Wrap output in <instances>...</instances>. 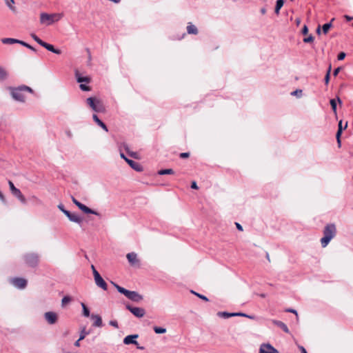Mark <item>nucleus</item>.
<instances>
[{"instance_id":"1","label":"nucleus","mask_w":353,"mask_h":353,"mask_svg":"<svg viewBox=\"0 0 353 353\" xmlns=\"http://www.w3.org/2000/svg\"><path fill=\"white\" fill-rule=\"evenodd\" d=\"M336 233L334 224H327L323 230V237L321 239V246L325 248L330 241L335 236Z\"/></svg>"},{"instance_id":"2","label":"nucleus","mask_w":353,"mask_h":353,"mask_svg":"<svg viewBox=\"0 0 353 353\" xmlns=\"http://www.w3.org/2000/svg\"><path fill=\"white\" fill-rule=\"evenodd\" d=\"M63 17V13H52L48 14L46 12H42L40 14V22L42 24H46V26H50L54 22L59 21Z\"/></svg>"},{"instance_id":"3","label":"nucleus","mask_w":353,"mask_h":353,"mask_svg":"<svg viewBox=\"0 0 353 353\" xmlns=\"http://www.w3.org/2000/svg\"><path fill=\"white\" fill-rule=\"evenodd\" d=\"M23 91H28L30 92H32L31 88L26 85H22L19 88L12 89L11 92L12 97L17 101L21 102L24 101L25 96L23 94Z\"/></svg>"},{"instance_id":"4","label":"nucleus","mask_w":353,"mask_h":353,"mask_svg":"<svg viewBox=\"0 0 353 353\" xmlns=\"http://www.w3.org/2000/svg\"><path fill=\"white\" fill-rule=\"evenodd\" d=\"M87 104L97 112L104 111V106L101 101L94 97H89L86 99Z\"/></svg>"},{"instance_id":"5","label":"nucleus","mask_w":353,"mask_h":353,"mask_svg":"<svg viewBox=\"0 0 353 353\" xmlns=\"http://www.w3.org/2000/svg\"><path fill=\"white\" fill-rule=\"evenodd\" d=\"M26 263L30 267H36L39 263V256L35 253L26 254L23 256Z\"/></svg>"},{"instance_id":"6","label":"nucleus","mask_w":353,"mask_h":353,"mask_svg":"<svg viewBox=\"0 0 353 353\" xmlns=\"http://www.w3.org/2000/svg\"><path fill=\"white\" fill-rule=\"evenodd\" d=\"M125 307L134 316L137 318H142L145 314V311L142 307H134L130 304H126Z\"/></svg>"},{"instance_id":"7","label":"nucleus","mask_w":353,"mask_h":353,"mask_svg":"<svg viewBox=\"0 0 353 353\" xmlns=\"http://www.w3.org/2000/svg\"><path fill=\"white\" fill-rule=\"evenodd\" d=\"M12 194L15 196L21 203H26V201L19 189L17 188L11 181H8Z\"/></svg>"},{"instance_id":"8","label":"nucleus","mask_w":353,"mask_h":353,"mask_svg":"<svg viewBox=\"0 0 353 353\" xmlns=\"http://www.w3.org/2000/svg\"><path fill=\"white\" fill-rule=\"evenodd\" d=\"M10 283L19 289H24L27 285V281L23 278L15 277L10 279Z\"/></svg>"},{"instance_id":"9","label":"nucleus","mask_w":353,"mask_h":353,"mask_svg":"<svg viewBox=\"0 0 353 353\" xmlns=\"http://www.w3.org/2000/svg\"><path fill=\"white\" fill-rule=\"evenodd\" d=\"M259 353H279V352L276 348H274L270 343H263L260 346Z\"/></svg>"},{"instance_id":"10","label":"nucleus","mask_w":353,"mask_h":353,"mask_svg":"<svg viewBox=\"0 0 353 353\" xmlns=\"http://www.w3.org/2000/svg\"><path fill=\"white\" fill-rule=\"evenodd\" d=\"M127 259L130 265L136 267L140 265V261L137 258V254L135 252H130L126 255Z\"/></svg>"},{"instance_id":"11","label":"nucleus","mask_w":353,"mask_h":353,"mask_svg":"<svg viewBox=\"0 0 353 353\" xmlns=\"http://www.w3.org/2000/svg\"><path fill=\"white\" fill-rule=\"evenodd\" d=\"M126 297L131 300L132 301L139 303L143 300V296L139 294L136 291H130L129 290L128 293L126 295Z\"/></svg>"},{"instance_id":"12","label":"nucleus","mask_w":353,"mask_h":353,"mask_svg":"<svg viewBox=\"0 0 353 353\" xmlns=\"http://www.w3.org/2000/svg\"><path fill=\"white\" fill-rule=\"evenodd\" d=\"M45 319L47 321V322L50 324H54L58 319L57 314L54 312H47L44 314Z\"/></svg>"},{"instance_id":"13","label":"nucleus","mask_w":353,"mask_h":353,"mask_svg":"<svg viewBox=\"0 0 353 353\" xmlns=\"http://www.w3.org/2000/svg\"><path fill=\"white\" fill-rule=\"evenodd\" d=\"M119 147H121V150L123 149L130 157L136 159L139 158V154L136 152L131 151L127 143H123L120 145Z\"/></svg>"},{"instance_id":"14","label":"nucleus","mask_w":353,"mask_h":353,"mask_svg":"<svg viewBox=\"0 0 353 353\" xmlns=\"http://www.w3.org/2000/svg\"><path fill=\"white\" fill-rule=\"evenodd\" d=\"M75 77H76L77 81L80 83H89L91 81V79L89 77L82 76L81 74L77 70L75 72Z\"/></svg>"},{"instance_id":"15","label":"nucleus","mask_w":353,"mask_h":353,"mask_svg":"<svg viewBox=\"0 0 353 353\" xmlns=\"http://www.w3.org/2000/svg\"><path fill=\"white\" fill-rule=\"evenodd\" d=\"M133 170H134L137 172H142L143 171V167L142 165L133 160L128 159L126 162Z\"/></svg>"},{"instance_id":"16","label":"nucleus","mask_w":353,"mask_h":353,"mask_svg":"<svg viewBox=\"0 0 353 353\" xmlns=\"http://www.w3.org/2000/svg\"><path fill=\"white\" fill-rule=\"evenodd\" d=\"M138 338V334L128 335L123 339V343L125 345L134 344L137 345V341L135 340Z\"/></svg>"},{"instance_id":"17","label":"nucleus","mask_w":353,"mask_h":353,"mask_svg":"<svg viewBox=\"0 0 353 353\" xmlns=\"http://www.w3.org/2000/svg\"><path fill=\"white\" fill-rule=\"evenodd\" d=\"M41 46L54 54H60L61 53V50L55 48L52 45L48 43L45 41H43V43H41Z\"/></svg>"},{"instance_id":"18","label":"nucleus","mask_w":353,"mask_h":353,"mask_svg":"<svg viewBox=\"0 0 353 353\" xmlns=\"http://www.w3.org/2000/svg\"><path fill=\"white\" fill-rule=\"evenodd\" d=\"M78 208L86 214H92L99 216V214L97 212L89 208L88 207H87L86 205H85L84 204H83L81 203H79V205L78 204Z\"/></svg>"},{"instance_id":"19","label":"nucleus","mask_w":353,"mask_h":353,"mask_svg":"<svg viewBox=\"0 0 353 353\" xmlns=\"http://www.w3.org/2000/svg\"><path fill=\"white\" fill-rule=\"evenodd\" d=\"M94 281L98 287L102 288L103 290H107L108 285L101 276L99 277L97 276V278H96Z\"/></svg>"},{"instance_id":"20","label":"nucleus","mask_w":353,"mask_h":353,"mask_svg":"<svg viewBox=\"0 0 353 353\" xmlns=\"http://www.w3.org/2000/svg\"><path fill=\"white\" fill-rule=\"evenodd\" d=\"M70 221L77 223H81L82 222V219L77 214L74 213H70L66 216Z\"/></svg>"},{"instance_id":"21","label":"nucleus","mask_w":353,"mask_h":353,"mask_svg":"<svg viewBox=\"0 0 353 353\" xmlns=\"http://www.w3.org/2000/svg\"><path fill=\"white\" fill-rule=\"evenodd\" d=\"M91 319L94 320L93 326L94 327H101L103 325L101 317L97 314H92Z\"/></svg>"},{"instance_id":"22","label":"nucleus","mask_w":353,"mask_h":353,"mask_svg":"<svg viewBox=\"0 0 353 353\" xmlns=\"http://www.w3.org/2000/svg\"><path fill=\"white\" fill-rule=\"evenodd\" d=\"M92 119L94 121V122L98 125H99L100 127H101L105 132H108V128L106 126V125L101 121L99 119V118L98 117V116L95 114H94L92 115Z\"/></svg>"},{"instance_id":"23","label":"nucleus","mask_w":353,"mask_h":353,"mask_svg":"<svg viewBox=\"0 0 353 353\" xmlns=\"http://www.w3.org/2000/svg\"><path fill=\"white\" fill-rule=\"evenodd\" d=\"M272 323L274 325H276L278 327H279L281 329H282L285 333H289L290 332L288 326L284 323H283L282 321H277V320H273Z\"/></svg>"},{"instance_id":"24","label":"nucleus","mask_w":353,"mask_h":353,"mask_svg":"<svg viewBox=\"0 0 353 353\" xmlns=\"http://www.w3.org/2000/svg\"><path fill=\"white\" fill-rule=\"evenodd\" d=\"M21 40L12 38H3L1 39V42L4 44H14V43H19Z\"/></svg>"},{"instance_id":"25","label":"nucleus","mask_w":353,"mask_h":353,"mask_svg":"<svg viewBox=\"0 0 353 353\" xmlns=\"http://www.w3.org/2000/svg\"><path fill=\"white\" fill-rule=\"evenodd\" d=\"M187 32L188 34H196L198 33L197 28L192 23H189L187 26Z\"/></svg>"},{"instance_id":"26","label":"nucleus","mask_w":353,"mask_h":353,"mask_svg":"<svg viewBox=\"0 0 353 353\" xmlns=\"http://www.w3.org/2000/svg\"><path fill=\"white\" fill-rule=\"evenodd\" d=\"M14 4H15L14 0H6V5L13 12H17V8L15 7Z\"/></svg>"},{"instance_id":"27","label":"nucleus","mask_w":353,"mask_h":353,"mask_svg":"<svg viewBox=\"0 0 353 353\" xmlns=\"http://www.w3.org/2000/svg\"><path fill=\"white\" fill-rule=\"evenodd\" d=\"M113 285L115 287V288L118 290L119 292H120L121 294H124L125 296L127 295V294L128 293L129 290H126L125 288L119 285L117 283H113Z\"/></svg>"},{"instance_id":"28","label":"nucleus","mask_w":353,"mask_h":353,"mask_svg":"<svg viewBox=\"0 0 353 353\" xmlns=\"http://www.w3.org/2000/svg\"><path fill=\"white\" fill-rule=\"evenodd\" d=\"M283 4H284V0H277L276 1L275 10H274V12L276 14H279L280 10L283 7Z\"/></svg>"},{"instance_id":"29","label":"nucleus","mask_w":353,"mask_h":353,"mask_svg":"<svg viewBox=\"0 0 353 353\" xmlns=\"http://www.w3.org/2000/svg\"><path fill=\"white\" fill-rule=\"evenodd\" d=\"M347 122L345 123V125L344 128H343V126H342V121H339L338 130H337V132H336V138L341 137V135L343 130L347 128Z\"/></svg>"},{"instance_id":"30","label":"nucleus","mask_w":353,"mask_h":353,"mask_svg":"<svg viewBox=\"0 0 353 353\" xmlns=\"http://www.w3.org/2000/svg\"><path fill=\"white\" fill-rule=\"evenodd\" d=\"M334 20V19L333 18L331 21L330 23H325L323 26H322V29H323V32L324 34H327L330 30V28L332 27V22Z\"/></svg>"},{"instance_id":"31","label":"nucleus","mask_w":353,"mask_h":353,"mask_svg":"<svg viewBox=\"0 0 353 353\" xmlns=\"http://www.w3.org/2000/svg\"><path fill=\"white\" fill-rule=\"evenodd\" d=\"M174 170L172 169H164V170H160L158 171V174L159 175H164V174H173Z\"/></svg>"},{"instance_id":"32","label":"nucleus","mask_w":353,"mask_h":353,"mask_svg":"<svg viewBox=\"0 0 353 353\" xmlns=\"http://www.w3.org/2000/svg\"><path fill=\"white\" fill-rule=\"evenodd\" d=\"M81 307L83 309V315L85 317L90 316V310L88 308V307L85 305V304L84 303H81Z\"/></svg>"},{"instance_id":"33","label":"nucleus","mask_w":353,"mask_h":353,"mask_svg":"<svg viewBox=\"0 0 353 353\" xmlns=\"http://www.w3.org/2000/svg\"><path fill=\"white\" fill-rule=\"evenodd\" d=\"M218 315L221 317L223 318H229L231 316H234V313H229L226 312H221L218 313Z\"/></svg>"},{"instance_id":"34","label":"nucleus","mask_w":353,"mask_h":353,"mask_svg":"<svg viewBox=\"0 0 353 353\" xmlns=\"http://www.w3.org/2000/svg\"><path fill=\"white\" fill-rule=\"evenodd\" d=\"M332 109L335 114H336V101L334 99H332L330 101Z\"/></svg>"},{"instance_id":"35","label":"nucleus","mask_w":353,"mask_h":353,"mask_svg":"<svg viewBox=\"0 0 353 353\" xmlns=\"http://www.w3.org/2000/svg\"><path fill=\"white\" fill-rule=\"evenodd\" d=\"M330 72H331V65H330L328 70L327 71V73L325 77V84H328L330 81Z\"/></svg>"},{"instance_id":"36","label":"nucleus","mask_w":353,"mask_h":353,"mask_svg":"<svg viewBox=\"0 0 353 353\" xmlns=\"http://www.w3.org/2000/svg\"><path fill=\"white\" fill-rule=\"evenodd\" d=\"M31 37L40 46L43 43V41H42L39 37H37L35 34H31Z\"/></svg>"},{"instance_id":"37","label":"nucleus","mask_w":353,"mask_h":353,"mask_svg":"<svg viewBox=\"0 0 353 353\" xmlns=\"http://www.w3.org/2000/svg\"><path fill=\"white\" fill-rule=\"evenodd\" d=\"M7 77L6 72L1 68H0V81L6 79Z\"/></svg>"},{"instance_id":"38","label":"nucleus","mask_w":353,"mask_h":353,"mask_svg":"<svg viewBox=\"0 0 353 353\" xmlns=\"http://www.w3.org/2000/svg\"><path fill=\"white\" fill-rule=\"evenodd\" d=\"M291 94L292 96H296L299 98L302 96L303 91H302V90L298 89V90H296L293 91L292 92H291Z\"/></svg>"},{"instance_id":"39","label":"nucleus","mask_w":353,"mask_h":353,"mask_svg":"<svg viewBox=\"0 0 353 353\" xmlns=\"http://www.w3.org/2000/svg\"><path fill=\"white\" fill-rule=\"evenodd\" d=\"M58 208L65 215L67 216L68 214H69L70 213V211L67 210L65 209L64 208V205L63 204H59L58 205Z\"/></svg>"},{"instance_id":"40","label":"nucleus","mask_w":353,"mask_h":353,"mask_svg":"<svg viewBox=\"0 0 353 353\" xmlns=\"http://www.w3.org/2000/svg\"><path fill=\"white\" fill-rule=\"evenodd\" d=\"M20 44H21V45H22V46H25V47H26V48H28V49L31 50L32 51H34V52H35V51H36V49H35L34 47H32V46H30V44H28V43H26V42H25V41H20Z\"/></svg>"},{"instance_id":"41","label":"nucleus","mask_w":353,"mask_h":353,"mask_svg":"<svg viewBox=\"0 0 353 353\" xmlns=\"http://www.w3.org/2000/svg\"><path fill=\"white\" fill-rule=\"evenodd\" d=\"M71 298L68 296H65L61 301L62 306H64L68 303L70 302Z\"/></svg>"},{"instance_id":"42","label":"nucleus","mask_w":353,"mask_h":353,"mask_svg":"<svg viewBox=\"0 0 353 353\" xmlns=\"http://www.w3.org/2000/svg\"><path fill=\"white\" fill-rule=\"evenodd\" d=\"M88 334V332H86L85 328H83L80 333L79 340L84 339Z\"/></svg>"},{"instance_id":"43","label":"nucleus","mask_w":353,"mask_h":353,"mask_svg":"<svg viewBox=\"0 0 353 353\" xmlns=\"http://www.w3.org/2000/svg\"><path fill=\"white\" fill-rule=\"evenodd\" d=\"M79 87H80L81 90L83 91H90V87L88 85H86L85 84H83V83H80Z\"/></svg>"},{"instance_id":"44","label":"nucleus","mask_w":353,"mask_h":353,"mask_svg":"<svg viewBox=\"0 0 353 353\" xmlns=\"http://www.w3.org/2000/svg\"><path fill=\"white\" fill-rule=\"evenodd\" d=\"M313 41H314V37L311 34L309 37L303 39V42H305V43H310V42H312Z\"/></svg>"},{"instance_id":"45","label":"nucleus","mask_w":353,"mask_h":353,"mask_svg":"<svg viewBox=\"0 0 353 353\" xmlns=\"http://www.w3.org/2000/svg\"><path fill=\"white\" fill-rule=\"evenodd\" d=\"M165 328L156 327V334H163L165 333Z\"/></svg>"},{"instance_id":"46","label":"nucleus","mask_w":353,"mask_h":353,"mask_svg":"<svg viewBox=\"0 0 353 353\" xmlns=\"http://www.w3.org/2000/svg\"><path fill=\"white\" fill-rule=\"evenodd\" d=\"M119 151H120V157L123 160H125V162L129 159L124 154V153L122 152L121 147H119Z\"/></svg>"},{"instance_id":"47","label":"nucleus","mask_w":353,"mask_h":353,"mask_svg":"<svg viewBox=\"0 0 353 353\" xmlns=\"http://www.w3.org/2000/svg\"><path fill=\"white\" fill-rule=\"evenodd\" d=\"M109 324L115 328H119V325L117 321L112 320L109 322Z\"/></svg>"},{"instance_id":"48","label":"nucleus","mask_w":353,"mask_h":353,"mask_svg":"<svg viewBox=\"0 0 353 353\" xmlns=\"http://www.w3.org/2000/svg\"><path fill=\"white\" fill-rule=\"evenodd\" d=\"M345 56H346L345 53V52H340V53L338 54L337 58H338V59H339V60H340V61H341V60L344 59H345Z\"/></svg>"},{"instance_id":"49","label":"nucleus","mask_w":353,"mask_h":353,"mask_svg":"<svg viewBox=\"0 0 353 353\" xmlns=\"http://www.w3.org/2000/svg\"><path fill=\"white\" fill-rule=\"evenodd\" d=\"M246 316V317H248L250 319H253L252 316H248L245 314H243V313H234V316Z\"/></svg>"},{"instance_id":"50","label":"nucleus","mask_w":353,"mask_h":353,"mask_svg":"<svg viewBox=\"0 0 353 353\" xmlns=\"http://www.w3.org/2000/svg\"><path fill=\"white\" fill-rule=\"evenodd\" d=\"M194 293L196 296H198L199 298H201V299H203V300H204V301H208V299L206 296H203V295H201V294H198V293H195V292H194Z\"/></svg>"},{"instance_id":"51","label":"nucleus","mask_w":353,"mask_h":353,"mask_svg":"<svg viewBox=\"0 0 353 353\" xmlns=\"http://www.w3.org/2000/svg\"><path fill=\"white\" fill-rule=\"evenodd\" d=\"M189 155L190 154L188 152H182L180 154V157L184 159L188 157Z\"/></svg>"},{"instance_id":"52","label":"nucleus","mask_w":353,"mask_h":353,"mask_svg":"<svg viewBox=\"0 0 353 353\" xmlns=\"http://www.w3.org/2000/svg\"><path fill=\"white\" fill-rule=\"evenodd\" d=\"M307 32H308V28H307V26H305H305H303V28L302 33H303V34H307Z\"/></svg>"},{"instance_id":"53","label":"nucleus","mask_w":353,"mask_h":353,"mask_svg":"<svg viewBox=\"0 0 353 353\" xmlns=\"http://www.w3.org/2000/svg\"><path fill=\"white\" fill-rule=\"evenodd\" d=\"M93 275H94V279L96 278H97V276H100L101 275L99 274V273L98 272V271L96 270V269H94V271H93Z\"/></svg>"},{"instance_id":"54","label":"nucleus","mask_w":353,"mask_h":353,"mask_svg":"<svg viewBox=\"0 0 353 353\" xmlns=\"http://www.w3.org/2000/svg\"><path fill=\"white\" fill-rule=\"evenodd\" d=\"M72 202L78 207V204L81 203L78 200H77L74 196H72Z\"/></svg>"},{"instance_id":"55","label":"nucleus","mask_w":353,"mask_h":353,"mask_svg":"<svg viewBox=\"0 0 353 353\" xmlns=\"http://www.w3.org/2000/svg\"><path fill=\"white\" fill-rule=\"evenodd\" d=\"M286 312L295 314L296 316L298 315L296 310H295L294 309H288V310H286Z\"/></svg>"},{"instance_id":"56","label":"nucleus","mask_w":353,"mask_h":353,"mask_svg":"<svg viewBox=\"0 0 353 353\" xmlns=\"http://www.w3.org/2000/svg\"><path fill=\"white\" fill-rule=\"evenodd\" d=\"M191 188H192V189H195V190L198 189L197 184H196V183L195 181H193V182L192 183V184H191Z\"/></svg>"},{"instance_id":"57","label":"nucleus","mask_w":353,"mask_h":353,"mask_svg":"<svg viewBox=\"0 0 353 353\" xmlns=\"http://www.w3.org/2000/svg\"><path fill=\"white\" fill-rule=\"evenodd\" d=\"M340 70H341V68L339 67V68H336L333 72L334 76H336L339 74V72H340Z\"/></svg>"},{"instance_id":"58","label":"nucleus","mask_w":353,"mask_h":353,"mask_svg":"<svg viewBox=\"0 0 353 353\" xmlns=\"http://www.w3.org/2000/svg\"><path fill=\"white\" fill-rule=\"evenodd\" d=\"M344 18H345L347 21H350L353 20V17H350V16H349V15H344Z\"/></svg>"},{"instance_id":"59","label":"nucleus","mask_w":353,"mask_h":353,"mask_svg":"<svg viewBox=\"0 0 353 353\" xmlns=\"http://www.w3.org/2000/svg\"><path fill=\"white\" fill-rule=\"evenodd\" d=\"M236 228L240 230V231H243V227L241 226V224H239V223H236Z\"/></svg>"},{"instance_id":"60","label":"nucleus","mask_w":353,"mask_h":353,"mask_svg":"<svg viewBox=\"0 0 353 353\" xmlns=\"http://www.w3.org/2000/svg\"><path fill=\"white\" fill-rule=\"evenodd\" d=\"M299 350H301V353H307V351H306V350L305 349V347H303V346H299Z\"/></svg>"},{"instance_id":"61","label":"nucleus","mask_w":353,"mask_h":353,"mask_svg":"<svg viewBox=\"0 0 353 353\" xmlns=\"http://www.w3.org/2000/svg\"><path fill=\"white\" fill-rule=\"evenodd\" d=\"M80 341L79 339L74 343V345L76 347H79L80 346Z\"/></svg>"},{"instance_id":"62","label":"nucleus","mask_w":353,"mask_h":353,"mask_svg":"<svg viewBox=\"0 0 353 353\" xmlns=\"http://www.w3.org/2000/svg\"><path fill=\"white\" fill-rule=\"evenodd\" d=\"M0 199L3 201H4V200H5L4 196L1 191H0Z\"/></svg>"},{"instance_id":"63","label":"nucleus","mask_w":353,"mask_h":353,"mask_svg":"<svg viewBox=\"0 0 353 353\" xmlns=\"http://www.w3.org/2000/svg\"><path fill=\"white\" fill-rule=\"evenodd\" d=\"M316 33L320 34H321V27L319 26L316 29Z\"/></svg>"},{"instance_id":"64","label":"nucleus","mask_w":353,"mask_h":353,"mask_svg":"<svg viewBox=\"0 0 353 353\" xmlns=\"http://www.w3.org/2000/svg\"><path fill=\"white\" fill-rule=\"evenodd\" d=\"M261 12L263 14H264L266 12V10H265V8H262V9L261 10Z\"/></svg>"}]
</instances>
